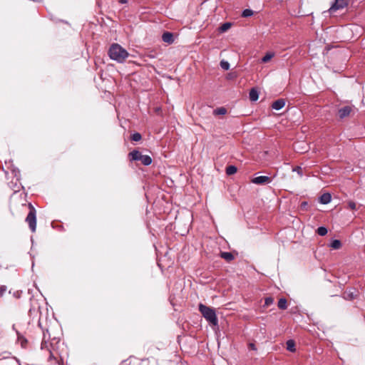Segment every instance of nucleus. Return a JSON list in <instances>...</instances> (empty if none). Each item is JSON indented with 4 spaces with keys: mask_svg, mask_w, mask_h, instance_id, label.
Returning <instances> with one entry per match:
<instances>
[{
    "mask_svg": "<svg viewBox=\"0 0 365 365\" xmlns=\"http://www.w3.org/2000/svg\"><path fill=\"white\" fill-rule=\"evenodd\" d=\"M109 57L118 63H123L128 57V52L118 43H113L108 50Z\"/></svg>",
    "mask_w": 365,
    "mask_h": 365,
    "instance_id": "obj_1",
    "label": "nucleus"
},
{
    "mask_svg": "<svg viewBox=\"0 0 365 365\" xmlns=\"http://www.w3.org/2000/svg\"><path fill=\"white\" fill-rule=\"evenodd\" d=\"M199 311L203 317L212 325L217 326L218 324V319L214 308L207 307L202 304H199Z\"/></svg>",
    "mask_w": 365,
    "mask_h": 365,
    "instance_id": "obj_2",
    "label": "nucleus"
},
{
    "mask_svg": "<svg viewBox=\"0 0 365 365\" xmlns=\"http://www.w3.org/2000/svg\"><path fill=\"white\" fill-rule=\"evenodd\" d=\"M10 184L11 187L14 190V193L11 196L10 199L11 206H12L13 204L16 202L17 199L21 197V193H20V191L21 189H23V185L21 184L20 179L17 177L13 178Z\"/></svg>",
    "mask_w": 365,
    "mask_h": 365,
    "instance_id": "obj_3",
    "label": "nucleus"
},
{
    "mask_svg": "<svg viewBox=\"0 0 365 365\" xmlns=\"http://www.w3.org/2000/svg\"><path fill=\"white\" fill-rule=\"evenodd\" d=\"M29 213L25 219L29 229L32 232H34L36 229V210L31 202L28 203Z\"/></svg>",
    "mask_w": 365,
    "mask_h": 365,
    "instance_id": "obj_4",
    "label": "nucleus"
},
{
    "mask_svg": "<svg viewBox=\"0 0 365 365\" xmlns=\"http://www.w3.org/2000/svg\"><path fill=\"white\" fill-rule=\"evenodd\" d=\"M29 317L31 318V319L29 321L28 324H36L38 327H40V312L39 307L38 305L34 306L33 307L30 308V309L29 310Z\"/></svg>",
    "mask_w": 365,
    "mask_h": 365,
    "instance_id": "obj_5",
    "label": "nucleus"
},
{
    "mask_svg": "<svg viewBox=\"0 0 365 365\" xmlns=\"http://www.w3.org/2000/svg\"><path fill=\"white\" fill-rule=\"evenodd\" d=\"M351 0H334V2L331 4L328 10V12L331 14L334 12L343 9L348 6Z\"/></svg>",
    "mask_w": 365,
    "mask_h": 365,
    "instance_id": "obj_6",
    "label": "nucleus"
},
{
    "mask_svg": "<svg viewBox=\"0 0 365 365\" xmlns=\"http://www.w3.org/2000/svg\"><path fill=\"white\" fill-rule=\"evenodd\" d=\"M272 180L267 176H258L252 179L251 182L256 185H266L271 182Z\"/></svg>",
    "mask_w": 365,
    "mask_h": 365,
    "instance_id": "obj_7",
    "label": "nucleus"
},
{
    "mask_svg": "<svg viewBox=\"0 0 365 365\" xmlns=\"http://www.w3.org/2000/svg\"><path fill=\"white\" fill-rule=\"evenodd\" d=\"M351 111H352V108L349 106H346L343 108H341L338 110L339 118L343 119V118L349 116Z\"/></svg>",
    "mask_w": 365,
    "mask_h": 365,
    "instance_id": "obj_8",
    "label": "nucleus"
},
{
    "mask_svg": "<svg viewBox=\"0 0 365 365\" xmlns=\"http://www.w3.org/2000/svg\"><path fill=\"white\" fill-rule=\"evenodd\" d=\"M26 365H35L37 364L38 360L36 358L33 359V353L31 350L26 351Z\"/></svg>",
    "mask_w": 365,
    "mask_h": 365,
    "instance_id": "obj_9",
    "label": "nucleus"
},
{
    "mask_svg": "<svg viewBox=\"0 0 365 365\" xmlns=\"http://www.w3.org/2000/svg\"><path fill=\"white\" fill-rule=\"evenodd\" d=\"M143 155H142L141 153L137 150H134L132 152L129 153V154H128V157L130 158V160H131V161H138V160L140 161L141 158H142L141 157Z\"/></svg>",
    "mask_w": 365,
    "mask_h": 365,
    "instance_id": "obj_10",
    "label": "nucleus"
},
{
    "mask_svg": "<svg viewBox=\"0 0 365 365\" xmlns=\"http://www.w3.org/2000/svg\"><path fill=\"white\" fill-rule=\"evenodd\" d=\"M285 105V101L282 98L274 101L272 104V108L274 110H279L282 109Z\"/></svg>",
    "mask_w": 365,
    "mask_h": 365,
    "instance_id": "obj_11",
    "label": "nucleus"
},
{
    "mask_svg": "<svg viewBox=\"0 0 365 365\" xmlns=\"http://www.w3.org/2000/svg\"><path fill=\"white\" fill-rule=\"evenodd\" d=\"M162 39L165 43L171 44L174 41L173 34L170 32H165L162 35Z\"/></svg>",
    "mask_w": 365,
    "mask_h": 365,
    "instance_id": "obj_12",
    "label": "nucleus"
},
{
    "mask_svg": "<svg viewBox=\"0 0 365 365\" xmlns=\"http://www.w3.org/2000/svg\"><path fill=\"white\" fill-rule=\"evenodd\" d=\"M249 98L251 101H256L259 98V92L257 88H252L249 93Z\"/></svg>",
    "mask_w": 365,
    "mask_h": 365,
    "instance_id": "obj_13",
    "label": "nucleus"
},
{
    "mask_svg": "<svg viewBox=\"0 0 365 365\" xmlns=\"http://www.w3.org/2000/svg\"><path fill=\"white\" fill-rule=\"evenodd\" d=\"M331 200V195L329 193H324L320 197V202L322 204L326 205L328 204Z\"/></svg>",
    "mask_w": 365,
    "mask_h": 365,
    "instance_id": "obj_14",
    "label": "nucleus"
},
{
    "mask_svg": "<svg viewBox=\"0 0 365 365\" xmlns=\"http://www.w3.org/2000/svg\"><path fill=\"white\" fill-rule=\"evenodd\" d=\"M220 257L227 262H231L234 259V255L231 252H222L220 253Z\"/></svg>",
    "mask_w": 365,
    "mask_h": 365,
    "instance_id": "obj_15",
    "label": "nucleus"
},
{
    "mask_svg": "<svg viewBox=\"0 0 365 365\" xmlns=\"http://www.w3.org/2000/svg\"><path fill=\"white\" fill-rule=\"evenodd\" d=\"M141 158L140 162L144 165H150L153 162L152 158L149 155H143Z\"/></svg>",
    "mask_w": 365,
    "mask_h": 365,
    "instance_id": "obj_16",
    "label": "nucleus"
},
{
    "mask_svg": "<svg viewBox=\"0 0 365 365\" xmlns=\"http://www.w3.org/2000/svg\"><path fill=\"white\" fill-rule=\"evenodd\" d=\"M287 349L291 352H295V342L292 339H289L287 341Z\"/></svg>",
    "mask_w": 365,
    "mask_h": 365,
    "instance_id": "obj_17",
    "label": "nucleus"
},
{
    "mask_svg": "<svg viewBox=\"0 0 365 365\" xmlns=\"http://www.w3.org/2000/svg\"><path fill=\"white\" fill-rule=\"evenodd\" d=\"M227 113V109L224 107H220L217 108L213 110V114L215 115H225Z\"/></svg>",
    "mask_w": 365,
    "mask_h": 365,
    "instance_id": "obj_18",
    "label": "nucleus"
},
{
    "mask_svg": "<svg viewBox=\"0 0 365 365\" xmlns=\"http://www.w3.org/2000/svg\"><path fill=\"white\" fill-rule=\"evenodd\" d=\"M237 167H235V165H228L227 168H226V174L227 175H232L235 173H237Z\"/></svg>",
    "mask_w": 365,
    "mask_h": 365,
    "instance_id": "obj_19",
    "label": "nucleus"
},
{
    "mask_svg": "<svg viewBox=\"0 0 365 365\" xmlns=\"http://www.w3.org/2000/svg\"><path fill=\"white\" fill-rule=\"evenodd\" d=\"M278 307L280 309H286L287 308V302L285 298H281L278 302Z\"/></svg>",
    "mask_w": 365,
    "mask_h": 365,
    "instance_id": "obj_20",
    "label": "nucleus"
},
{
    "mask_svg": "<svg viewBox=\"0 0 365 365\" xmlns=\"http://www.w3.org/2000/svg\"><path fill=\"white\" fill-rule=\"evenodd\" d=\"M330 246L334 250H339L341 247V242L339 240H334L331 242Z\"/></svg>",
    "mask_w": 365,
    "mask_h": 365,
    "instance_id": "obj_21",
    "label": "nucleus"
},
{
    "mask_svg": "<svg viewBox=\"0 0 365 365\" xmlns=\"http://www.w3.org/2000/svg\"><path fill=\"white\" fill-rule=\"evenodd\" d=\"M274 56V53H272V52H268L264 56L263 58H262V63H267L268 62L269 60H271Z\"/></svg>",
    "mask_w": 365,
    "mask_h": 365,
    "instance_id": "obj_22",
    "label": "nucleus"
},
{
    "mask_svg": "<svg viewBox=\"0 0 365 365\" xmlns=\"http://www.w3.org/2000/svg\"><path fill=\"white\" fill-rule=\"evenodd\" d=\"M231 26L232 24L229 22L224 23L220 26L219 30L220 32H225L231 27Z\"/></svg>",
    "mask_w": 365,
    "mask_h": 365,
    "instance_id": "obj_23",
    "label": "nucleus"
},
{
    "mask_svg": "<svg viewBox=\"0 0 365 365\" xmlns=\"http://www.w3.org/2000/svg\"><path fill=\"white\" fill-rule=\"evenodd\" d=\"M317 232L320 236H324L327 234V229L325 227H319L317 228Z\"/></svg>",
    "mask_w": 365,
    "mask_h": 365,
    "instance_id": "obj_24",
    "label": "nucleus"
},
{
    "mask_svg": "<svg viewBox=\"0 0 365 365\" xmlns=\"http://www.w3.org/2000/svg\"><path fill=\"white\" fill-rule=\"evenodd\" d=\"M142 138L141 134L139 133H135L130 136V139L133 141L138 142Z\"/></svg>",
    "mask_w": 365,
    "mask_h": 365,
    "instance_id": "obj_25",
    "label": "nucleus"
},
{
    "mask_svg": "<svg viewBox=\"0 0 365 365\" xmlns=\"http://www.w3.org/2000/svg\"><path fill=\"white\" fill-rule=\"evenodd\" d=\"M253 15V11L251 10V9H245L243 11H242V16L243 17H250L251 16Z\"/></svg>",
    "mask_w": 365,
    "mask_h": 365,
    "instance_id": "obj_26",
    "label": "nucleus"
},
{
    "mask_svg": "<svg viewBox=\"0 0 365 365\" xmlns=\"http://www.w3.org/2000/svg\"><path fill=\"white\" fill-rule=\"evenodd\" d=\"M220 66L222 69L227 71L230 68V63L226 61H220Z\"/></svg>",
    "mask_w": 365,
    "mask_h": 365,
    "instance_id": "obj_27",
    "label": "nucleus"
},
{
    "mask_svg": "<svg viewBox=\"0 0 365 365\" xmlns=\"http://www.w3.org/2000/svg\"><path fill=\"white\" fill-rule=\"evenodd\" d=\"M294 172H297L300 176H302V168L300 166H297L293 168Z\"/></svg>",
    "mask_w": 365,
    "mask_h": 365,
    "instance_id": "obj_28",
    "label": "nucleus"
},
{
    "mask_svg": "<svg viewBox=\"0 0 365 365\" xmlns=\"http://www.w3.org/2000/svg\"><path fill=\"white\" fill-rule=\"evenodd\" d=\"M274 302V299L272 298V297H267L265 299V302H264V304L266 306H269L271 305Z\"/></svg>",
    "mask_w": 365,
    "mask_h": 365,
    "instance_id": "obj_29",
    "label": "nucleus"
},
{
    "mask_svg": "<svg viewBox=\"0 0 365 365\" xmlns=\"http://www.w3.org/2000/svg\"><path fill=\"white\" fill-rule=\"evenodd\" d=\"M348 206H349V207L351 210H356V203H355L354 202H353V201H349V202H348Z\"/></svg>",
    "mask_w": 365,
    "mask_h": 365,
    "instance_id": "obj_30",
    "label": "nucleus"
},
{
    "mask_svg": "<svg viewBox=\"0 0 365 365\" xmlns=\"http://www.w3.org/2000/svg\"><path fill=\"white\" fill-rule=\"evenodd\" d=\"M248 346H249V348H250V349L254 350V351H256V350H257V348H256V346H255V344H253V343H250Z\"/></svg>",
    "mask_w": 365,
    "mask_h": 365,
    "instance_id": "obj_31",
    "label": "nucleus"
},
{
    "mask_svg": "<svg viewBox=\"0 0 365 365\" xmlns=\"http://www.w3.org/2000/svg\"><path fill=\"white\" fill-rule=\"evenodd\" d=\"M6 291V288L4 287H0V295H1Z\"/></svg>",
    "mask_w": 365,
    "mask_h": 365,
    "instance_id": "obj_32",
    "label": "nucleus"
},
{
    "mask_svg": "<svg viewBox=\"0 0 365 365\" xmlns=\"http://www.w3.org/2000/svg\"><path fill=\"white\" fill-rule=\"evenodd\" d=\"M127 2H128L127 0H119V3H120V4H125Z\"/></svg>",
    "mask_w": 365,
    "mask_h": 365,
    "instance_id": "obj_33",
    "label": "nucleus"
},
{
    "mask_svg": "<svg viewBox=\"0 0 365 365\" xmlns=\"http://www.w3.org/2000/svg\"><path fill=\"white\" fill-rule=\"evenodd\" d=\"M19 340L21 346H23V340H21L20 339H19Z\"/></svg>",
    "mask_w": 365,
    "mask_h": 365,
    "instance_id": "obj_34",
    "label": "nucleus"
},
{
    "mask_svg": "<svg viewBox=\"0 0 365 365\" xmlns=\"http://www.w3.org/2000/svg\"><path fill=\"white\" fill-rule=\"evenodd\" d=\"M24 344H25V343L26 342V339H24Z\"/></svg>",
    "mask_w": 365,
    "mask_h": 365,
    "instance_id": "obj_35",
    "label": "nucleus"
}]
</instances>
